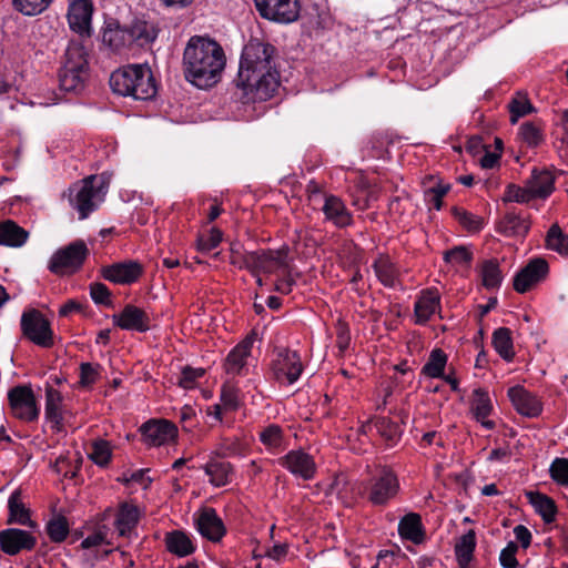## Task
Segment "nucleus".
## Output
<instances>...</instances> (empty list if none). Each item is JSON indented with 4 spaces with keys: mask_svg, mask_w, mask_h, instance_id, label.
I'll use <instances>...</instances> for the list:
<instances>
[{
    "mask_svg": "<svg viewBox=\"0 0 568 568\" xmlns=\"http://www.w3.org/2000/svg\"><path fill=\"white\" fill-rule=\"evenodd\" d=\"M276 60L277 50L268 42L252 39L244 45L234 80L235 95L242 103L266 101L273 97L280 85Z\"/></svg>",
    "mask_w": 568,
    "mask_h": 568,
    "instance_id": "nucleus-1",
    "label": "nucleus"
},
{
    "mask_svg": "<svg viewBox=\"0 0 568 568\" xmlns=\"http://www.w3.org/2000/svg\"><path fill=\"white\" fill-rule=\"evenodd\" d=\"M226 63L223 48L207 37H192L183 52L185 80L199 89H207L221 80Z\"/></svg>",
    "mask_w": 568,
    "mask_h": 568,
    "instance_id": "nucleus-2",
    "label": "nucleus"
},
{
    "mask_svg": "<svg viewBox=\"0 0 568 568\" xmlns=\"http://www.w3.org/2000/svg\"><path fill=\"white\" fill-rule=\"evenodd\" d=\"M110 87L114 93L135 100H151L156 94L152 71L142 64H129L113 71Z\"/></svg>",
    "mask_w": 568,
    "mask_h": 568,
    "instance_id": "nucleus-3",
    "label": "nucleus"
},
{
    "mask_svg": "<svg viewBox=\"0 0 568 568\" xmlns=\"http://www.w3.org/2000/svg\"><path fill=\"white\" fill-rule=\"evenodd\" d=\"M109 187L103 176L90 175L69 189L70 204L78 211L81 220L87 219L104 200Z\"/></svg>",
    "mask_w": 568,
    "mask_h": 568,
    "instance_id": "nucleus-4",
    "label": "nucleus"
},
{
    "mask_svg": "<svg viewBox=\"0 0 568 568\" xmlns=\"http://www.w3.org/2000/svg\"><path fill=\"white\" fill-rule=\"evenodd\" d=\"M88 255L87 244L82 240H78L54 252L48 268L57 275H71L82 267Z\"/></svg>",
    "mask_w": 568,
    "mask_h": 568,
    "instance_id": "nucleus-5",
    "label": "nucleus"
},
{
    "mask_svg": "<svg viewBox=\"0 0 568 568\" xmlns=\"http://www.w3.org/2000/svg\"><path fill=\"white\" fill-rule=\"evenodd\" d=\"M367 500L373 506H386L399 491L397 475L389 467H382L373 475L367 485Z\"/></svg>",
    "mask_w": 568,
    "mask_h": 568,
    "instance_id": "nucleus-6",
    "label": "nucleus"
},
{
    "mask_svg": "<svg viewBox=\"0 0 568 568\" xmlns=\"http://www.w3.org/2000/svg\"><path fill=\"white\" fill-rule=\"evenodd\" d=\"M22 335L33 344L49 348L53 346L51 323L36 308L27 310L20 320Z\"/></svg>",
    "mask_w": 568,
    "mask_h": 568,
    "instance_id": "nucleus-7",
    "label": "nucleus"
},
{
    "mask_svg": "<svg viewBox=\"0 0 568 568\" xmlns=\"http://www.w3.org/2000/svg\"><path fill=\"white\" fill-rule=\"evenodd\" d=\"M260 16L277 23H292L300 18L298 0H254Z\"/></svg>",
    "mask_w": 568,
    "mask_h": 568,
    "instance_id": "nucleus-8",
    "label": "nucleus"
},
{
    "mask_svg": "<svg viewBox=\"0 0 568 568\" xmlns=\"http://www.w3.org/2000/svg\"><path fill=\"white\" fill-rule=\"evenodd\" d=\"M274 378L280 382L294 384L301 376L304 367L300 354L288 348H278L271 366Z\"/></svg>",
    "mask_w": 568,
    "mask_h": 568,
    "instance_id": "nucleus-9",
    "label": "nucleus"
},
{
    "mask_svg": "<svg viewBox=\"0 0 568 568\" xmlns=\"http://www.w3.org/2000/svg\"><path fill=\"white\" fill-rule=\"evenodd\" d=\"M8 400L14 417L28 423L38 419L40 409L30 386L19 385L11 388L8 393Z\"/></svg>",
    "mask_w": 568,
    "mask_h": 568,
    "instance_id": "nucleus-10",
    "label": "nucleus"
},
{
    "mask_svg": "<svg viewBox=\"0 0 568 568\" xmlns=\"http://www.w3.org/2000/svg\"><path fill=\"white\" fill-rule=\"evenodd\" d=\"M278 464L292 475L304 480H311L316 474V463L312 455L303 449L290 450L278 459Z\"/></svg>",
    "mask_w": 568,
    "mask_h": 568,
    "instance_id": "nucleus-11",
    "label": "nucleus"
},
{
    "mask_svg": "<svg viewBox=\"0 0 568 568\" xmlns=\"http://www.w3.org/2000/svg\"><path fill=\"white\" fill-rule=\"evenodd\" d=\"M253 264L251 274L257 276L261 273L272 274L287 267V250H256L253 251Z\"/></svg>",
    "mask_w": 568,
    "mask_h": 568,
    "instance_id": "nucleus-12",
    "label": "nucleus"
},
{
    "mask_svg": "<svg viewBox=\"0 0 568 568\" xmlns=\"http://www.w3.org/2000/svg\"><path fill=\"white\" fill-rule=\"evenodd\" d=\"M548 270L549 266L546 260L540 257L531 260L515 275L514 290L520 294L526 293L546 277Z\"/></svg>",
    "mask_w": 568,
    "mask_h": 568,
    "instance_id": "nucleus-13",
    "label": "nucleus"
},
{
    "mask_svg": "<svg viewBox=\"0 0 568 568\" xmlns=\"http://www.w3.org/2000/svg\"><path fill=\"white\" fill-rule=\"evenodd\" d=\"M144 442L151 446H161L178 437L176 426L165 419H151L140 427Z\"/></svg>",
    "mask_w": 568,
    "mask_h": 568,
    "instance_id": "nucleus-14",
    "label": "nucleus"
},
{
    "mask_svg": "<svg viewBox=\"0 0 568 568\" xmlns=\"http://www.w3.org/2000/svg\"><path fill=\"white\" fill-rule=\"evenodd\" d=\"M37 539L29 531L19 528H7L0 531V549L9 556L23 550H32Z\"/></svg>",
    "mask_w": 568,
    "mask_h": 568,
    "instance_id": "nucleus-15",
    "label": "nucleus"
},
{
    "mask_svg": "<svg viewBox=\"0 0 568 568\" xmlns=\"http://www.w3.org/2000/svg\"><path fill=\"white\" fill-rule=\"evenodd\" d=\"M113 324L121 329L144 333L150 329V316L142 308L126 304L123 310L112 315Z\"/></svg>",
    "mask_w": 568,
    "mask_h": 568,
    "instance_id": "nucleus-16",
    "label": "nucleus"
},
{
    "mask_svg": "<svg viewBox=\"0 0 568 568\" xmlns=\"http://www.w3.org/2000/svg\"><path fill=\"white\" fill-rule=\"evenodd\" d=\"M508 397L516 410L523 416L534 418L539 416L542 410L540 399L523 386L510 387Z\"/></svg>",
    "mask_w": 568,
    "mask_h": 568,
    "instance_id": "nucleus-17",
    "label": "nucleus"
},
{
    "mask_svg": "<svg viewBox=\"0 0 568 568\" xmlns=\"http://www.w3.org/2000/svg\"><path fill=\"white\" fill-rule=\"evenodd\" d=\"M92 12L93 7L90 0L73 1L68 10L70 28L81 36L90 37Z\"/></svg>",
    "mask_w": 568,
    "mask_h": 568,
    "instance_id": "nucleus-18",
    "label": "nucleus"
},
{
    "mask_svg": "<svg viewBox=\"0 0 568 568\" xmlns=\"http://www.w3.org/2000/svg\"><path fill=\"white\" fill-rule=\"evenodd\" d=\"M102 276L115 284L134 283L143 272L142 265L136 261H125L104 266Z\"/></svg>",
    "mask_w": 568,
    "mask_h": 568,
    "instance_id": "nucleus-19",
    "label": "nucleus"
},
{
    "mask_svg": "<svg viewBox=\"0 0 568 568\" xmlns=\"http://www.w3.org/2000/svg\"><path fill=\"white\" fill-rule=\"evenodd\" d=\"M197 531L206 539L217 542L225 535L226 529L214 508H204L196 518Z\"/></svg>",
    "mask_w": 568,
    "mask_h": 568,
    "instance_id": "nucleus-20",
    "label": "nucleus"
},
{
    "mask_svg": "<svg viewBox=\"0 0 568 568\" xmlns=\"http://www.w3.org/2000/svg\"><path fill=\"white\" fill-rule=\"evenodd\" d=\"M253 339L251 337L244 338L226 356L223 367L229 375H243L245 374L247 358L251 355Z\"/></svg>",
    "mask_w": 568,
    "mask_h": 568,
    "instance_id": "nucleus-21",
    "label": "nucleus"
},
{
    "mask_svg": "<svg viewBox=\"0 0 568 568\" xmlns=\"http://www.w3.org/2000/svg\"><path fill=\"white\" fill-rule=\"evenodd\" d=\"M322 211L325 219L332 222L336 227L343 229L352 224L353 216L344 202L336 195L324 194Z\"/></svg>",
    "mask_w": 568,
    "mask_h": 568,
    "instance_id": "nucleus-22",
    "label": "nucleus"
},
{
    "mask_svg": "<svg viewBox=\"0 0 568 568\" xmlns=\"http://www.w3.org/2000/svg\"><path fill=\"white\" fill-rule=\"evenodd\" d=\"M63 396L51 384H45V407L44 415L48 422L57 430H61L63 422Z\"/></svg>",
    "mask_w": 568,
    "mask_h": 568,
    "instance_id": "nucleus-23",
    "label": "nucleus"
},
{
    "mask_svg": "<svg viewBox=\"0 0 568 568\" xmlns=\"http://www.w3.org/2000/svg\"><path fill=\"white\" fill-rule=\"evenodd\" d=\"M470 410L474 418L486 429H494L495 422L488 419L491 414L493 405L488 393L483 388H476L473 392Z\"/></svg>",
    "mask_w": 568,
    "mask_h": 568,
    "instance_id": "nucleus-24",
    "label": "nucleus"
},
{
    "mask_svg": "<svg viewBox=\"0 0 568 568\" xmlns=\"http://www.w3.org/2000/svg\"><path fill=\"white\" fill-rule=\"evenodd\" d=\"M9 518L8 524H19L29 528H37L38 525L30 518V510L22 501L21 491L14 490L8 499Z\"/></svg>",
    "mask_w": 568,
    "mask_h": 568,
    "instance_id": "nucleus-25",
    "label": "nucleus"
},
{
    "mask_svg": "<svg viewBox=\"0 0 568 568\" xmlns=\"http://www.w3.org/2000/svg\"><path fill=\"white\" fill-rule=\"evenodd\" d=\"M555 178L547 170L534 169L527 185L534 199H546L554 191Z\"/></svg>",
    "mask_w": 568,
    "mask_h": 568,
    "instance_id": "nucleus-26",
    "label": "nucleus"
},
{
    "mask_svg": "<svg viewBox=\"0 0 568 568\" xmlns=\"http://www.w3.org/2000/svg\"><path fill=\"white\" fill-rule=\"evenodd\" d=\"M210 483L215 487H222L231 483L234 474L233 466L229 462L211 458L204 466Z\"/></svg>",
    "mask_w": 568,
    "mask_h": 568,
    "instance_id": "nucleus-27",
    "label": "nucleus"
},
{
    "mask_svg": "<svg viewBox=\"0 0 568 568\" xmlns=\"http://www.w3.org/2000/svg\"><path fill=\"white\" fill-rule=\"evenodd\" d=\"M140 519L139 508L134 505L122 503L114 521L120 536L125 537L136 527Z\"/></svg>",
    "mask_w": 568,
    "mask_h": 568,
    "instance_id": "nucleus-28",
    "label": "nucleus"
},
{
    "mask_svg": "<svg viewBox=\"0 0 568 568\" xmlns=\"http://www.w3.org/2000/svg\"><path fill=\"white\" fill-rule=\"evenodd\" d=\"M102 42L113 52H121L131 44L130 32L119 23H110L102 33Z\"/></svg>",
    "mask_w": 568,
    "mask_h": 568,
    "instance_id": "nucleus-29",
    "label": "nucleus"
},
{
    "mask_svg": "<svg viewBox=\"0 0 568 568\" xmlns=\"http://www.w3.org/2000/svg\"><path fill=\"white\" fill-rule=\"evenodd\" d=\"M29 237V232L12 220L0 222V245L10 247L22 246Z\"/></svg>",
    "mask_w": 568,
    "mask_h": 568,
    "instance_id": "nucleus-30",
    "label": "nucleus"
},
{
    "mask_svg": "<svg viewBox=\"0 0 568 568\" xmlns=\"http://www.w3.org/2000/svg\"><path fill=\"white\" fill-rule=\"evenodd\" d=\"M398 534L402 538L420 544L424 540L422 518L416 513L405 515L398 524Z\"/></svg>",
    "mask_w": 568,
    "mask_h": 568,
    "instance_id": "nucleus-31",
    "label": "nucleus"
},
{
    "mask_svg": "<svg viewBox=\"0 0 568 568\" xmlns=\"http://www.w3.org/2000/svg\"><path fill=\"white\" fill-rule=\"evenodd\" d=\"M526 497L534 507L535 511L541 516L546 524L555 521L557 506L552 498L539 491H527Z\"/></svg>",
    "mask_w": 568,
    "mask_h": 568,
    "instance_id": "nucleus-32",
    "label": "nucleus"
},
{
    "mask_svg": "<svg viewBox=\"0 0 568 568\" xmlns=\"http://www.w3.org/2000/svg\"><path fill=\"white\" fill-rule=\"evenodd\" d=\"M89 78V69H77L73 71L65 68H60L59 71V83L61 90L65 92L80 93L85 85Z\"/></svg>",
    "mask_w": 568,
    "mask_h": 568,
    "instance_id": "nucleus-33",
    "label": "nucleus"
},
{
    "mask_svg": "<svg viewBox=\"0 0 568 568\" xmlns=\"http://www.w3.org/2000/svg\"><path fill=\"white\" fill-rule=\"evenodd\" d=\"M376 428L377 433L387 442L388 445H395L402 435V428L398 424L388 417H377L366 425H363L362 430L365 433L366 428Z\"/></svg>",
    "mask_w": 568,
    "mask_h": 568,
    "instance_id": "nucleus-34",
    "label": "nucleus"
},
{
    "mask_svg": "<svg viewBox=\"0 0 568 568\" xmlns=\"http://www.w3.org/2000/svg\"><path fill=\"white\" fill-rule=\"evenodd\" d=\"M476 548V534L473 529L460 536L455 545V556L459 568H469Z\"/></svg>",
    "mask_w": 568,
    "mask_h": 568,
    "instance_id": "nucleus-35",
    "label": "nucleus"
},
{
    "mask_svg": "<svg viewBox=\"0 0 568 568\" xmlns=\"http://www.w3.org/2000/svg\"><path fill=\"white\" fill-rule=\"evenodd\" d=\"M70 71L77 69H89L88 51L85 47L77 41H71L65 50L62 67Z\"/></svg>",
    "mask_w": 568,
    "mask_h": 568,
    "instance_id": "nucleus-36",
    "label": "nucleus"
},
{
    "mask_svg": "<svg viewBox=\"0 0 568 568\" xmlns=\"http://www.w3.org/2000/svg\"><path fill=\"white\" fill-rule=\"evenodd\" d=\"M439 306V295L436 291H425L415 304L417 323L427 322Z\"/></svg>",
    "mask_w": 568,
    "mask_h": 568,
    "instance_id": "nucleus-37",
    "label": "nucleus"
},
{
    "mask_svg": "<svg viewBox=\"0 0 568 568\" xmlns=\"http://www.w3.org/2000/svg\"><path fill=\"white\" fill-rule=\"evenodd\" d=\"M165 546L171 554L179 557L189 556L195 550L190 537L181 530L168 532L165 536Z\"/></svg>",
    "mask_w": 568,
    "mask_h": 568,
    "instance_id": "nucleus-38",
    "label": "nucleus"
},
{
    "mask_svg": "<svg viewBox=\"0 0 568 568\" xmlns=\"http://www.w3.org/2000/svg\"><path fill=\"white\" fill-rule=\"evenodd\" d=\"M373 268L384 286L394 287L396 285L398 272L388 256L379 255L373 263Z\"/></svg>",
    "mask_w": 568,
    "mask_h": 568,
    "instance_id": "nucleus-39",
    "label": "nucleus"
},
{
    "mask_svg": "<svg viewBox=\"0 0 568 568\" xmlns=\"http://www.w3.org/2000/svg\"><path fill=\"white\" fill-rule=\"evenodd\" d=\"M493 345L498 355L506 362L515 357L511 331L507 327H499L493 334Z\"/></svg>",
    "mask_w": 568,
    "mask_h": 568,
    "instance_id": "nucleus-40",
    "label": "nucleus"
},
{
    "mask_svg": "<svg viewBox=\"0 0 568 568\" xmlns=\"http://www.w3.org/2000/svg\"><path fill=\"white\" fill-rule=\"evenodd\" d=\"M128 30L130 32L131 43L138 42L139 45L150 44L158 37L155 26L144 20L134 21Z\"/></svg>",
    "mask_w": 568,
    "mask_h": 568,
    "instance_id": "nucleus-41",
    "label": "nucleus"
},
{
    "mask_svg": "<svg viewBox=\"0 0 568 568\" xmlns=\"http://www.w3.org/2000/svg\"><path fill=\"white\" fill-rule=\"evenodd\" d=\"M530 223L520 214L508 212L500 222V230L507 236H524L528 233Z\"/></svg>",
    "mask_w": 568,
    "mask_h": 568,
    "instance_id": "nucleus-42",
    "label": "nucleus"
},
{
    "mask_svg": "<svg viewBox=\"0 0 568 568\" xmlns=\"http://www.w3.org/2000/svg\"><path fill=\"white\" fill-rule=\"evenodd\" d=\"M260 440L268 450L284 449L285 435L280 425L270 424L260 432Z\"/></svg>",
    "mask_w": 568,
    "mask_h": 568,
    "instance_id": "nucleus-43",
    "label": "nucleus"
},
{
    "mask_svg": "<svg viewBox=\"0 0 568 568\" xmlns=\"http://www.w3.org/2000/svg\"><path fill=\"white\" fill-rule=\"evenodd\" d=\"M483 285L487 290L498 288L503 282V273L496 258L486 260L480 267Z\"/></svg>",
    "mask_w": 568,
    "mask_h": 568,
    "instance_id": "nucleus-44",
    "label": "nucleus"
},
{
    "mask_svg": "<svg viewBox=\"0 0 568 568\" xmlns=\"http://www.w3.org/2000/svg\"><path fill=\"white\" fill-rule=\"evenodd\" d=\"M546 246L568 257V235L562 232L558 224H552L546 235Z\"/></svg>",
    "mask_w": 568,
    "mask_h": 568,
    "instance_id": "nucleus-45",
    "label": "nucleus"
},
{
    "mask_svg": "<svg viewBox=\"0 0 568 568\" xmlns=\"http://www.w3.org/2000/svg\"><path fill=\"white\" fill-rule=\"evenodd\" d=\"M447 362V356L440 348H435L430 352L427 363L423 366V374L438 378L444 376V368Z\"/></svg>",
    "mask_w": 568,
    "mask_h": 568,
    "instance_id": "nucleus-46",
    "label": "nucleus"
},
{
    "mask_svg": "<svg viewBox=\"0 0 568 568\" xmlns=\"http://www.w3.org/2000/svg\"><path fill=\"white\" fill-rule=\"evenodd\" d=\"M53 0H11L12 8L26 17H34L44 12Z\"/></svg>",
    "mask_w": 568,
    "mask_h": 568,
    "instance_id": "nucleus-47",
    "label": "nucleus"
},
{
    "mask_svg": "<svg viewBox=\"0 0 568 568\" xmlns=\"http://www.w3.org/2000/svg\"><path fill=\"white\" fill-rule=\"evenodd\" d=\"M47 534L53 542H62L69 535V523L64 516L51 518L45 526Z\"/></svg>",
    "mask_w": 568,
    "mask_h": 568,
    "instance_id": "nucleus-48",
    "label": "nucleus"
},
{
    "mask_svg": "<svg viewBox=\"0 0 568 568\" xmlns=\"http://www.w3.org/2000/svg\"><path fill=\"white\" fill-rule=\"evenodd\" d=\"M454 217L468 232H479L484 226V220L462 207L454 206L452 209Z\"/></svg>",
    "mask_w": 568,
    "mask_h": 568,
    "instance_id": "nucleus-49",
    "label": "nucleus"
},
{
    "mask_svg": "<svg viewBox=\"0 0 568 568\" xmlns=\"http://www.w3.org/2000/svg\"><path fill=\"white\" fill-rule=\"evenodd\" d=\"M112 457V450L109 442L103 439L94 440L91 445L89 458L98 466L105 467Z\"/></svg>",
    "mask_w": 568,
    "mask_h": 568,
    "instance_id": "nucleus-50",
    "label": "nucleus"
},
{
    "mask_svg": "<svg viewBox=\"0 0 568 568\" xmlns=\"http://www.w3.org/2000/svg\"><path fill=\"white\" fill-rule=\"evenodd\" d=\"M253 262V251L247 252L243 250L242 245L239 243L231 245L230 263L233 266L240 270H247L251 273Z\"/></svg>",
    "mask_w": 568,
    "mask_h": 568,
    "instance_id": "nucleus-51",
    "label": "nucleus"
},
{
    "mask_svg": "<svg viewBox=\"0 0 568 568\" xmlns=\"http://www.w3.org/2000/svg\"><path fill=\"white\" fill-rule=\"evenodd\" d=\"M519 136L529 148H536L544 141L542 130L532 122L520 125Z\"/></svg>",
    "mask_w": 568,
    "mask_h": 568,
    "instance_id": "nucleus-52",
    "label": "nucleus"
},
{
    "mask_svg": "<svg viewBox=\"0 0 568 568\" xmlns=\"http://www.w3.org/2000/svg\"><path fill=\"white\" fill-rule=\"evenodd\" d=\"M534 200L532 194L526 184L525 187L516 184H508L504 195L505 202L528 203Z\"/></svg>",
    "mask_w": 568,
    "mask_h": 568,
    "instance_id": "nucleus-53",
    "label": "nucleus"
},
{
    "mask_svg": "<svg viewBox=\"0 0 568 568\" xmlns=\"http://www.w3.org/2000/svg\"><path fill=\"white\" fill-rule=\"evenodd\" d=\"M449 184L437 183L434 186L425 190V200L430 203L433 207L439 211L443 206V197L449 192Z\"/></svg>",
    "mask_w": 568,
    "mask_h": 568,
    "instance_id": "nucleus-54",
    "label": "nucleus"
},
{
    "mask_svg": "<svg viewBox=\"0 0 568 568\" xmlns=\"http://www.w3.org/2000/svg\"><path fill=\"white\" fill-rule=\"evenodd\" d=\"M510 112V122L516 123L519 118L532 112V104L525 97L513 99L508 105Z\"/></svg>",
    "mask_w": 568,
    "mask_h": 568,
    "instance_id": "nucleus-55",
    "label": "nucleus"
},
{
    "mask_svg": "<svg viewBox=\"0 0 568 568\" xmlns=\"http://www.w3.org/2000/svg\"><path fill=\"white\" fill-rule=\"evenodd\" d=\"M243 452L244 445L239 440V438H224L215 454L221 458H226L242 455Z\"/></svg>",
    "mask_w": 568,
    "mask_h": 568,
    "instance_id": "nucleus-56",
    "label": "nucleus"
},
{
    "mask_svg": "<svg viewBox=\"0 0 568 568\" xmlns=\"http://www.w3.org/2000/svg\"><path fill=\"white\" fill-rule=\"evenodd\" d=\"M221 402L224 409L236 410L240 406L239 389L235 386L225 383L221 389Z\"/></svg>",
    "mask_w": 568,
    "mask_h": 568,
    "instance_id": "nucleus-57",
    "label": "nucleus"
},
{
    "mask_svg": "<svg viewBox=\"0 0 568 568\" xmlns=\"http://www.w3.org/2000/svg\"><path fill=\"white\" fill-rule=\"evenodd\" d=\"M473 258L471 252L465 246H455L444 253V260L454 265L469 264Z\"/></svg>",
    "mask_w": 568,
    "mask_h": 568,
    "instance_id": "nucleus-58",
    "label": "nucleus"
},
{
    "mask_svg": "<svg viewBox=\"0 0 568 568\" xmlns=\"http://www.w3.org/2000/svg\"><path fill=\"white\" fill-rule=\"evenodd\" d=\"M205 374L204 368H193L190 366H185L179 378V386L185 389H191L195 386L196 381L201 378Z\"/></svg>",
    "mask_w": 568,
    "mask_h": 568,
    "instance_id": "nucleus-59",
    "label": "nucleus"
},
{
    "mask_svg": "<svg viewBox=\"0 0 568 568\" xmlns=\"http://www.w3.org/2000/svg\"><path fill=\"white\" fill-rule=\"evenodd\" d=\"M550 477L560 485H568V459L556 458L550 465Z\"/></svg>",
    "mask_w": 568,
    "mask_h": 568,
    "instance_id": "nucleus-60",
    "label": "nucleus"
},
{
    "mask_svg": "<svg viewBox=\"0 0 568 568\" xmlns=\"http://www.w3.org/2000/svg\"><path fill=\"white\" fill-rule=\"evenodd\" d=\"M222 241V232L213 227L207 235H202L197 239V250L201 252H210L219 246Z\"/></svg>",
    "mask_w": 568,
    "mask_h": 568,
    "instance_id": "nucleus-61",
    "label": "nucleus"
},
{
    "mask_svg": "<svg viewBox=\"0 0 568 568\" xmlns=\"http://www.w3.org/2000/svg\"><path fill=\"white\" fill-rule=\"evenodd\" d=\"M90 295L95 304L111 306V292L110 290L100 282L92 283L90 285Z\"/></svg>",
    "mask_w": 568,
    "mask_h": 568,
    "instance_id": "nucleus-62",
    "label": "nucleus"
},
{
    "mask_svg": "<svg viewBox=\"0 0 568 568\" xmlns=\"http://www.w3.org/2000/svg\"><path fill=\"white\" fill-rule=\"evenodd\" d=\"M100 374V365L91 363H81L80 365V381L82 387H89L95 383Z\"/></svg>",
    "mask_w": 568,
    "mask_h": 568,
    "instance_id": "nucleus-63",
    "label": "nucleus"
},
{
    "mask_svg": "<svg viewBox=\"0 0 568 568\" xmlns=\"http://www.w3.org/2000/svg\"><path fill=\"white\" fill-rule=\"evenodd\" d=\"M518 545L515 541H509L507 546L500 551L499 561L504 568H518L519 562L516 558Z\"/></svg>",
    "mask_w": 568,
    "mask_h": 568,
    "instance_id": "nucleus-64",
    "label": "nucleus"
}]
</instances>
